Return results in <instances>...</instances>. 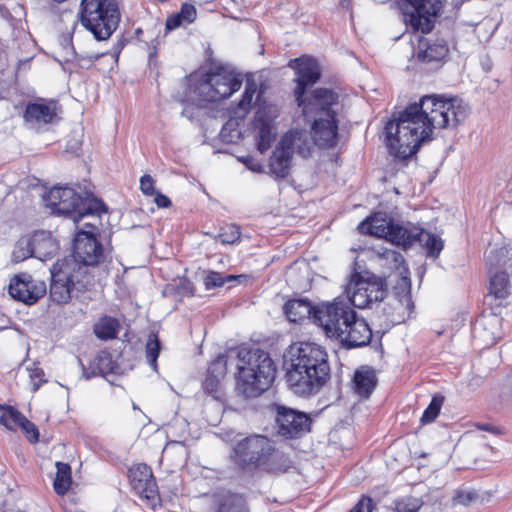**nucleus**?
Segmentation results:
<instances>
[{
  "label": "nucleus",
  "instance_id": "17",
  "mask_svg": "<svg viewBox=\"0 0 512 512\" xmlns=\"http://www.w3.org/2000/svg\"><path fill=\"white\" fill-rule=\"evenodd\" d=\"M211 512H249L244 495L225 487H217L200 497Z\"/></svg>",
  "mask_w": 512,
  "mask_h": 512
},
{
  "label": "nucleus",
  "instance_id": "41",
  "mask_svg": "<svg viewBox=\"0 0 512 512\" xmlns=\"http://www.w3.org/2000/svg\"><path fill=\"white\" fill-rule=\"evenodd\" d=\"M442 403H443V398L436 397V396L433 397L430 404L425 409V411L421 417V422L423 424H427V423L434 421L440 412Z\"/></svg>",
  "mask_w": 512,
  "mask_h": 512
},
{
  "label": "nucleus",
  "instance_id": "19",
  "mask_svg": "<svg viewBox=\"0 0 512 512\" xmlns=\"http://www.w3.org/2000/svg\"><path fill=\"white\" fill-rule=\"evenodd\" d=\"M129 479L133 491L154 505L159 494L151 468L143 463L134 465L129 469Z\"/></svg>",
  "mask_w": 512,
  "mask_h": 512
},
{
  "label": "nucleus",
  "instance_id": "56",
  "mask_svg": "<svg viewBox=\"0 0 512 512\" xmlns=\"http://www.w3.org/2000/svg\"><path fill=\"white\" fill-rule=\"evenodd\" d=\"M274 110L275 118L278 116V110L275 105H263L259 106L258 110H265V119H268L271 116V110Z\"/></svg>",
  "mask_w": 512,
  "mask_h": 512
},
{
  "label": "nucleus",
  "instance_id": "4",
  "mask_svg": "<svg viewBox=\"0 0 512 512\" xmlns=\"http://www.w3.org/2000/svg\"><path fill=\"white\" fill-rule=\"evenodd\" d=\"M79 19L82 26L97 41L110 38L120 22V11L116 0L81 1Z\"/></svg>",
  "mask_w": 512,
  "mask_h": 512
},
{
  "label": "nucleus",
  "instance_id": "16",
  "mask_svg": "<svg viewBox=\"0 0 512 512\" xmlns=\"http://www.w3.org/2000/svg\"><path fill=\"white\" fill-rule=\"evenodd\" d=\"M277 433L285 439H296L304 436L310 431L311 418L308 414L276 405Z\"/></svg>",
  "mask_w": 512,
  "mask_h": 512
},
{
  "label": "nucleus",
  "instance_id": "40",
  "mask_svg": "<svg viewBox=\"0 0 512 512\" xmlns=\"http://www.w3.org/2000/svg\"><path fill=\"white\" fill-rule=\"evenodd\" d=\"M395 506L397 512H418L423 506V501L418 497L405 496L397 500Z\"/></svg>",
  "mask_w": 512,
  "mask_h": 512
},
{
  "label": "nucleus",
  "instance_id": "52",
  "mask_svg": "<svg viewBox=\"0 0 512 512\" xmlns=\"http://www.w3.org/2000/svg\"><path fill=\"white\" fill-rule=\"evenodd\" d=\"M459 453L455 455L458 459H465V461L457 466L458 469H468L471 468L475 461H472L469 456V450H458Z\"/></svg>",
  "mask_w": 512,
  "mask_h": 512
},
{
  "label": "nucleus",
  "instance_id": "23",
  "mask_svg": "<svg viewBox=\"0 0 512 512\" xmlns=\"http://www.w3.org/2000/svg\"><path fill=\"white\" fill-rule=\"evenodd\" d=\"M21 247L28 248L29 245L33 247V257L46 261L53 257L58 251V244L49 232L39 231L32 235V237H22Z\"/></svg>",
  "mask_w": 512,
  "mask_h": 512
},
{
  "label": "nucleus",
  "instance_id": "39",
  "mask_svg": "<svg viewBox=\"0 0 512 512\" xmlns=\"http://www.w3.org/2000/svg\"><path fill=\"white\" fill-rule=\"evenodd\" d=\"M161 344L157 334L150 333L146 343V358L154 371L157 370V359L160 353Z\"/></svg>",
  "mask_w": 512,
  "mask_h": 512
},
{
  "label": "nucleus",
  "instance_id": "13",
  "mask_svg": "<svg viewBox=\"0 0 512 512\" xmlns=\"http://www.w3.org/2000/svg\"><path fill=\"white\" fill-rule=\"evenodd\" d=\"M302 113L307 118L337 116L339 109L338 94L327 88H318L311 93L295 98Z\"/></svg>",
  "mask_w": 512,
  "mask_h": 512
},
{
  "label": "nucleus",
  "instance_id": "24",
  "mask_svg": "<svg viewBox=\"0 0 512 512\" xmlns=\"http://www.w3.org/2000/svg\"><path fill=\"white\" fill-rule=\"evenodd\" d=\"M275 113L271 110V116L265 119V110H257L254 120L256 130L257 148L260 153H265L276 135L274 127Z\"/></svg>",
  "mask_w": 512,
  "mask_h": 512
},
{
  "label": "nucleus",
  "instance_id": "9",
  "mask_svg": "<svg viewBox=\"0 0 512 512\" xmlns=\"http://www.w3.org/2000/svg\"><path fill=\"white\" fill-rule=\"evenodd\" d=\"M486 263L490 274V294L500 300L507 298L510 294L509 274L512 273V242L490 249Z\"/></svg>",
  "mask_w": 512,
  "mask_h": 512
},
{
  "label": "nucleus",
  "instance_id": "10",
  "mask_svg": "<svg viewBox=\"0 0 512 512\" xmlns=\"http://www.w3.org/2000/svg\"><path fill=\"white\" fill-rule=\"evenodd\" d=\"M355 310L344 298H335L332 302L322 303L316 306L314 311V323L320 326L330 338H337L344 328H347L349 320L354 319Z\"/></svg>",
  "mask_w": 512,
  "mask_h": 512
},
{
  "label": "nucleus",
  "instance_id": "59",
  "mask_svg": "<svg viewBox=\"0 0 512 512\" xmlns=\"http://www.w3.org/2000/svg\"><path fill=\"white\" fill-rule=\"evenodd\" d=\"M251 170L256 171V172H261L262 166L261 165L253 166V167H251Z\"/></svg>",
  "mask_w": 512,
  "mask_h": 512
},
{
  "label": "nucleus",
  "instance_id": "1",
  "mask_svg": "<svg viewBox=\"0 0 512 512\" xmlns=\"http://www.w3.org/2000/svg\"><path fill=\"white\" fill-rule=\"evenodd\" d=\"M470 107L459 97L425 95L399 112L385 126L389 153L399 160L414 155L435 129L455 128L469 115Z\"/></svg>",
  "mask_w": 512,
  "mask_h": 512
},
{
  "label": "nucleus",
  "instance_id": "32",
  "mask_svg": "<svg viewBox=\"0 0 512 512\" xmlns=\"http://www.w3.org/2000/svg\"><path fill=\"white\" fill-rule=\"evenodd\" d=\"M377 254L386 260L391 268L396 269L398 271L399 276L401 277L402 284L405 288H410V279L407 276L408 271L403 266L404 258L401 253L387 248H381L377 250Z\"/></svg>",
  "mask_w": 512,
  "mask_h": 512
},
{
  "label": "nucleus",
  "instance_id": "29",
  "mask_svg": "<svg viewBox=\"0 0 512 512\" xmlns=\"http://www.w3.org/2000/svg\"><path fill=\"white\" fill-rule=\"evenodd\" d=\"M353 384L354 390L359 396L368 398L377 384L374 370L367 366L360 367L355 371Z\"/></svg>",
  "mask_w": 512,
  "mask_h": 512
},
{
  "label": "nucleus",
  "instance_id": "22",
  "mask_svg": "<svg viewBox=\"0 0 512 512\" xmlns=\"http://www.w3.org/2000/svg\"><path fill=\"white\" fill-rule=\"evenodd\" d=\"M312 138L315 145L321 148H333L338 141L337 116L316 117L312 124Z\"/></svg>",
  "mask_w": 512,
  "mask_h": 512
},
{
  "label": "nucleus",
  "instance_id": "26",
  "mask_svg": "<svg viewBox=\"0 0 512 512\" xmlns=\"http://www.w3.org/2000/svg\"><path fill=\"white\" fill-rule=\"evenodd\" d=\"M449 49L445 40L420 41L416 58L423 64H438L448 55Z\"/></svg>",
  "mask_w": 512,
  "mask_h": 512
},
{
  "label": "nucleus",
  "instance_id": "25",
  "mask_svg": "<svg viewBox=\"0 0 512 512\" xmlns=\"http://www.w3.org/2000/svg\"><path fill=\"white\" fill-rule=\"evenodd\" d=\"M390 230L387 241L404 248L410 247L423 235V229L410 222L397 223L393 221Z\"/></svg>",
  "mask_w": 512,
  "mask_h": 512
},
{
  "label": "nucleus",
  "instance_id": "53",
  "mask_svg": "<svg viewBox=\"0 0 512 512\" xmlns=\"http://www.w3.org/2000/svg\"><path fill=\"white\" fill-rule=\"evenodd\" d=\"M183 22L184 21L180 18L179 14L177 13L167 18L165 26L168 31H171L178 28L180 25H182Z\"/></svg>",
  "mask_w": 512,
  "mask_h": 512
},
{
  "label": "nucleus",
  "instance_id": "28",
  "mask_svg": "<svg viewBox=\"0 0 512 512\" xmlns=\"http://www.w3.org/2000/svg\"><path fill=\"white\" fill-rule=\"evenodd\" d=\"M56 116V104L49 103H29L24 112L26 122L35 124H47Z\"/></svg>",
  "mask_w": 512,
  "mask_h": 512
},
{
  "label": "nucleus",
  "instance_id": "31",
  "mask_svg": "<svg viewBox=\"0 0 512 512\" xmlns=\"http://www.w3.org/2000/svg\"><path fill=\"white\" fill-rule=\"evenodd\" d=\"M226 373V357L219 355L216 360L209 366L207 377L203 383L204 388L214 394L218 391L220 380Z\"/></svg>",
  "mask_w": 512,
  "mask_h": 512
},
{
  "label": "nucleus",
  "instance_id": "18",
  "mask_svg": "<svg viewBox=\"0 0 512 512\" xmlns=\"http://www.w3.org/2000/svg\"><path fill=\"white\" fill-rule=\"evenodd\" d=\"M8 292L15 300L34 304L45 295L46 285L43 281L35 280L31 275L23 273L11 279Z\"/></svg>",
  "mask_w": 512,
  "mask_h": 512
},
{
  "label": "nucleus",
  "instance_id": "44",
  "mask_svg": "<svg viewBox=\"0 0 512 512\" xmlns=\"http://www.w3.org/2000/svg\"><path fill=\"white\" fill-rule=\"evenodd\" d=\"M234 279H235V276H233V275H229L225 279L221 273L211 271L205 277L204 284H205L206 289H213V288L222 286L225 283V281H231Z\"/></svg>",
  "mask_w": 512,
  "mask_h": 512
},
{
  "label": "nucleus",
  "instance_id": "14",
  "mask_svg": "<svg viewBox=\"0 0 512 512\" xmlns=\"http://www.w3.org/2000/svg\"><path fill=\"white\" fill-rule=\"evenodd\" d=\"M350 306L359 309L372 308L373 304L384 299L385 290L381 282L375 279L364 278L359 274L352 276L346 287Z\"/></svg>",
  "mask_w": 512,
  "mask_h": 512
},
{
  "label": "nucleus",
  "instance_id": "33",
  "mask_svg": "<svg viewBox=\"0 0 512 512\" xmlns=\"http://www.w3.org/2000/svg\"><path fill=\"white\" fill-rule=\"evenodd\" d=\"M257 92V84L252 80H247L244 93L241 100L232 109V115L234 118L243 119L249 113L253 98Z\"/></svg>",
  "mask_w": 512,
  "mask_h": 512
},
{
  "label": "nucleus",
  "instance_id": "37",
  "mask_svg": "<svg viewBox=\"0 0 512 512\" xmlns=\"http://www.w3.org/2000/svg\"><path fill=\"white\" fill-rule=\"evenodd\" d=\"M0 410L2 411L0 415L1 425L10 430H15L16 428L21 427V422H23L25 418L23 414H21L19 411L10 406H0Z\"/></svg>",
  "mask_w": 512,
  "mask_h": 512
},
{
  "label": "nucleus",
  "instance_id": "46",
  "mask_svg": "<svg viewBox=\"0 0 512 512\" xmlns=\"http://www.w3.org/2000/svg\"><path fill=\"white\" fill-rule=\"evenodd\" d=\"M268 439L262 435H254L243 438L239 443V448H265Z\"/></svg>",
  "mask_w": 512,
  "mask_h": 512
},
{
  "label": "nucleus",
  "instance_id": "36",
  "mask_svg": "<svg viewBox=\"0 0 512 512\" xmlns=\"http://www.w3.org/2000/svg\"><path fill=\"white\" fill-rule=\"evenodd\" d=\"M500 321V318L494 314L483 316L477 321L474 331L477 332L479 329L489 330V334L487 335V342L489 344H493L499 337Z\"/></svg>",
  "mask_w": 512,
  "mask_h": 512
},
{
  "label": "nucleus",
  "instance_id": "6",
  "mask_svg": "<svg viewBox=\"0 0 512 512\" xmlns=\"http://www.w3.org/2000/svg\"><path fill=\"white\" fill-rule=\"evenodd\" d=\"M311 144L308 135L299 130H291L281 136L268 160V174L276 179L286 178L292 168L295 155L307 158Z\"/></svg>",
  "mask_w": 512,
  "mask_h": 512
},
{
  "label": "nucleus",
  "instance_id": "11",
  "mask_svg": "<svg viewBox=\"0 0 512 512\" xmlns=\"http://www.w3.org/2000/svg\"><path fill=\"white\" fill-rule=\"evenodd\" d=\"M403 21L414 32L429 33L442 9L440 0H402Z\"/></svg>",
  "mask_w": 512,
  "mask_h": 512
},
{
  "label": "nucleus",
  "instance_id": "8",
  "mask_svg": "<svg viewBox=\"0 0 512 512\" xmlns=\"http://www.w3.org/2000/svg\"><path fill=\"white\" fill-rule=\"evenodd\" d=\"M82 267L75 259L65 257L53 264L50 269V298L58 304H65L73 296L75 290H79V277L82 274Z\"/></svg>",
  "mask_w": 512,
  "mask_h": 512
},
{
  "label": "nucleus",
  "instance_id": "54",
  "mask_svg": "<svg viewBox=\"0 0 512 512\" xmlns=\"http://www.w3.org/2000/svg\"><path fill=\"white\" fill-rule=\"evenodd\" d=\"M98 359H99L100 371L102 373H107V372L112 371V366H111L112 361L108 354L99 356Z\"/></svg>",
  "mask_w": 512,
  "mask_h": 512
},
{
  "label": "nucleus",
  "instance_id": "27",
  "mask_svg": "<svg viewBox=\"0 0 512 512\" xmlns=\"http://www.w3.org/2000/svg\"><path fill=\"white\" fill-rule=\"evenodd\" d=\"M392 224V218L388 217L385 213L377 212L362 221L358 225V230L362 234H368L387 240Z\"/></svg>",
  "mask_w": 512,
  "mask_h": 512
},
{
  "label": "nucleus",
  "instance_id": "58",
  "mask_svg": "<svg viewBox=\"0 0 512 512\" xmlns=\"http://www.w3.org/2000/svg\"><path fill=\"white\" fill-rule=\"evenodd\" d=\"M173 291H174V286L173 285H168L164 289L163 293H164V295H168V294H171Z\"/></svg>",
  "mask_w": 512,
  "mask_h": 512
},
{
  "label": "nucleus",
  "instance_id": "49",
  "mask_svg": "<svg viewBox=\"0 0 512 512\" xmlns=\"http://www.w3.org/2000/svg\"><path fill=\"white\" fill-rule=\"evenodd\" d=\"M178 14L184 22L191 23L196 18V8L192 4L185 3Z\"/></svg>",
  "mask_w": 512,
  "mask_h": 512
},
{
  "label": "nucleus",
  "instance_id": "55",
  "mask_svg": "<svg viewBox=\"0 0 512 512\" xmlns=\"http://www.w3.org/2000/svg\"><path fill=\"white\" fill-rule=\"evenodd\" d=\"M155 203L157 204L158 207L161 208H167L171 205L170 199L167 196L160 193H158L155 196Z\"/></svg>",
  "mask_w": 512,
  "mask_h": 512
},
{
  "label": "nucleus",
  "instance_id": "43",
  "mask_svg": "<svg viewBox=\"0 0 512 512\" xmlns=\"http://www.w3.org/2000/svg\"><path fill=\"white\" fill-rule=\"evenodd\" d=\"M218 237L224 244H234L240 239V229L235 224L226 225L221 228Z\"/></svg>",
  "mask_w": 512,
  "mask_h": 512
},
{
  "label": "nucleus",
  "instance_id": "45",
  "mask_svg": "<svg viewBox=\"0 0 512 512\" xmlns=\"http://www.w3.org/2000/svg\"><path fill=\"white\" fill-rule=\"evenodd\" d=\"M20 429L22 430L25 437L31 444H34L38 441L39 430H38L37 426L34 423H32L30 420H28L26 417L24 418L23 422H21Z\"/></svg>",
  "mask_w": 512,
  "mask_h": 512
},
{
  "label": "nucleus",
  "instance_id": "35",
  "mask_svg": "<svg viewBox=\"0 0 512 512\" xmlns=\"http://www.w3.org/2000/svg\"><path fill=\"white\" fill-rule=\"evenodd\" d=\"M119 322L112 317L101 318L94 326L95 335L101 340L114 339L117 336Z\"/></svg>",
  "mask_w": 512,
  "mask_h": 512
},
{
  "label": "nucleus",
  "instance_id": "48",
  "mask_svg": "<svg viewBox=\"0 0 512 512\" xmlns=\"http://www.w3.org/2000/svg\"><path fill=\"white\" fill-rule=\"evenodd\" d=\"M21 239L18 240L15 249L13 251V258L16 261H23L26 258L33 257V247L29 245L28 248L21 247Z\"/></svg>",
  "mask_w": 512,
  "mask_h": 512
},
{
  "label": "nucleus",
  "instance_id": "20",
  "mask_svg": "<svg viewBox=\"0 0 512 512\" xmlns=\"http://www.w3.org/2000/svg\"><path fill=\"white\" fill-rule=\"evenodd\" d=\"M288 66L296 71L297 86L294 95L295 98H300L308 86L314 85L319 80L320 67L315 59L306 56L290 60Z\"/></svg>",
  "mask_w": 512,
  "mask_h": 512
},
{
  "label": "nucleus",
  "instance_id": "12",
  "mask_svg": "<svg viewBox=\"0 0 512 512\" xmlns=\"http://www.w3.org/2000/svg\"><path fill=\"white\" fill-rule=\"evenodd\" d=\"M230 458L241 469L263 465L269 472L283 473L292 467V461L280 450H268L267 454L262 455L259 450H233Z\"/></svg>",
  "mask_w": 512,
  "mask_h": 512
},
{
  "label": "nucleus",
  "instance_id": "15",
  "mask_svg": "<svg viewBox=\"0 0 512 512\" xmlns=\"http://www.w3.org/2000/svg\"><path fill=\"white\" fill-rule=\"evenodd\" d=\"M85 228L80 230L74 239L73 256L76 263L81 266H94L104 259V250L102 245L95 237V223H86Z\"/></svg>",
  "mask_w": 512,
  "mask_h": 512
},
{
  "label": "nucleus",
  "instance_id": "51",
  "mask_svg": "<svg viewBox=\"0 0 512 512\" xmlns=\"http://www.w3.org/2000/svg\"><path fill=\"white\" fill-rule=\"evenodd\" d=\"M373 504L370 497H362L350 512H372Z\"/></svg>",
  "mask_w": 512,
  "mask_h": 512
},
{
  "label": "nucleus",
  "instance_id": "60",
  "mask_svg": "<svg viewBox=\"0 0 512 512\" xmlns=\"http://www.w3.org/2000/svg\"><path fill=\"white\" fill-rule=\"evenodd\" d=\"M418 456H419V457H424V456H426V454H425V453H421V454H419Z\"/></svg>",
  "mask_w": 512,
  "mask_h": 512
},
{
  "label": "nucleus",
  "instance_id": "7",
  "mask_svg": "<svg viewBox=\"0 0 512 512\" xmlns=\"http://www.w3.org/2000/svg\"><path fill=\"white\" fill-rule=\"evenodd\" d=\"M243 83L241 74L219 66L210 68L194 87L196 96L206 102H218L232 96Z\"/></svg>",
  "mask_w": 512,
  "mask_h": 512
},
{
  "label": "nucleus",
  "instance_id": "34",
  "mask_svg": "<svg viewBox=\"0 0 512 512\" xmlns=\"http://www.w3.org/2000/svg\"><path fill=\"white\" fill-rule=\"evenodd\" d=\"M56 468L57 472L53 487L58 495H64L67 493L72 483L71 467L67 463L56 462Z\"/></svg>",
  "mask_w": 512,
  "mask_h": 512
},
{
  "label": "nucleus",
  "instance_id": "42",
  "mask_svg": "<svg viewBox=\"0 0 512 512\" xmlns=\"http://www.w3.org/2000/svg\"><path fill=\"white\" fill-rule=\"evenodd\" d=\"M422 236L425 237V239L420 238L419 241L425 242V246L428 250V254L433 257H438V255L440 254V252L443 249L442 240L438 236L430 234V233L423 232Z\"/></svg>",
  "mask_w": 512,
  "mask_h": 512
},
{
  "label": "nucleus",
  "instance_id": "2",
  "mask_svg": "<svg viewBox=\"0 0 512 512\" xmlns=\"http://www.w3.org/2000/svg\"><path fill=\"white\" fill-rule=\"evenodd\" d=\"M284 366L287 386L299 396L317 393L330 377L328 354L316 343L298 342L290 345Z\"/></svg>",
  "mask_w": 512,
  "mask_h": 512
},
{
  "label": "nucleus",
  "instance_id": "47",
  "mask_svg": "<svg viewBox=\"0 0 512 512\" xmlns=\"http://www.w3.org/2000/svg\"><path fill=\"white\" fill-rule=\"evenodd\" d=\"M28 371H29V377L32 381L33 391H37L39 389L40 385L43 382H45L44 371L37 366H34L33 368H29Z\"/></svg>",
  "mask_w": 512,
  "mask_h": 512
},
{
  "label": "nucleus",
  "instance_id": "57",
  "mask_svg": "<svg viewBox=\"0 0 512 512\" xmlns=\"http://www.w3.org/2000/svg\"><path fill=\"white\" fill-rule=\"evenodd\" d=\"M407 452H411V450H398L397 454L394 455L395 460H398V457L403 458L404 456H406Z\"/></svg>",
  "mask_w": 512,
  "mask_h": 512
},
{
  "label": "nucleus",
  "instance_id": "38",
  "mask_svg": "<svg viewBox=\"0 0 512 512\" xmlns=\"http://www.w3.org/2000/svg\"><path fill=\"white\" fill-rule=\"evenodd\" d=\"M481 499L477 490L468 487L458 488L454 491L452 504L454 506H469L477 503Z\"/></svg>",
  "mask_w": 512,
  "mask_h": 512
},
{
  "label": "nucleus",
  "instance_id": "5",
  "mask_svg": "<svg viewBox=\"0 0 512 512\" xmlns=\"http://www.w3.org/2000/svg\"><path fill=\"white\" fill-rule=\"evenodd\" d=\"M44 200L55 213L71 215L75 223L85 216L100 215L101 212L106 211L101 200L90 194H85L83 197L70 187L55 186L44 196Z\"/></svg>",
  "mask_w": 512,
  "mask_h": 512
},
{
  "label": "nucleus",
  "instance_id": "50",
  "mask_svg": "<svg viewBox=\"0 0 512 512\" xmlns=\"http://www.w3.org/2000/svg\"><path fill=\"white\" fill-rule=\"evenodd\" d=\"M140 189L147 196L154 195V180L150 175H144L140 179Z\"/></svg>",
  "mask_w": 512,
  "mask_h": 512
},
{
  "label": "nucleus",
  "instance_id": "21",
  "mask_svg": "<svg viewBox=\"0 0 512 512\" xmlns=\"http://www.w3.org/2000/svg\"><path fill=\"white\" fill-rule=\"evenodd\" d=\"M372 330L364 318H359L354 313V319L349 320L347 328L340 332L337 336L343 346L346 348H355L366 346L370 343Z\"/></svg>",
  "mask_w": 512,
  "mask_h": 512
},
{
  "label": "nucleus",
  "instance_id": "3",
  "mask_svg": "<svg viewBox=\"0 0 512 512\" xmlns=\"http://www.w3.org/2000/svg\"><path fill=\"white\" fill-rule=\"evenodd\" d=\"M237 369V389L246 398L258 397L268 390L276 376L273 360L261 349L238 350Z\"/></svg>",
  "mask_w": 512,
  "mask_h": 512
},
{
  "label": "nucleus",
  "instance_id": "30",
  "mask_svg": "<svg viewBox=\"0 0 512 512\" xmlns=\"http://www.w3.org/2000/svg\"><path fill=\"white\" fill-rule=\"evenodd\" d=\"M315 308L307 300L293 299L285 303L284 312L290 322L300 323L307 318L314 319Z\"/></svg>",
  "mask_w": 512,
  "mask_h": 512
}]
</instances>
